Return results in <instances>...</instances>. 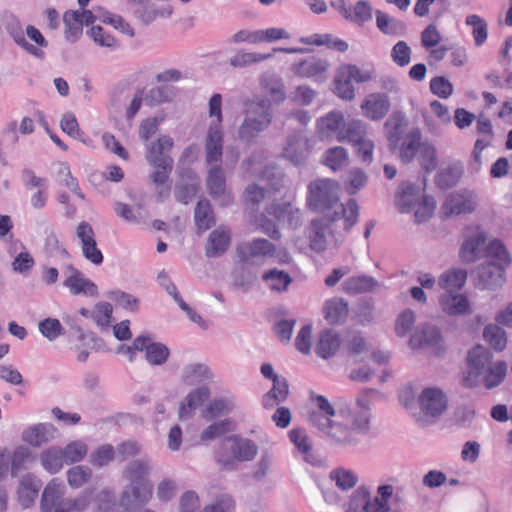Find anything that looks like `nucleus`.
I'll return each instance as SVG.
<instances>
[{"label":"nucleus","instance_id":"nucleus-1","mask_svg":"<svg viewBox=\"0 0 512 512\" xmlns=\"http://www.w3.org/2000/svg\"><path fill=\"white\" fill-rule=\"evenodd\" d=\"M512 258L502 241H490L487 258L479 263L472 271L474 285L481 290L495 291L506 282V270L511 265Z\"/></svg>","mask_w":512,"mask_h":512},{"label":"nucleus","instance_id":"nucleus-2","mask_svg":"<svg viewBox=\"0 0 512 512\" xmlns=\"http://www.w3.org/2000/svg\"><path fill=\"white\" fill-rule=\"evenodd\" d=\"M492 358V353L481 345L473 347L468 352L465 386L472 388L483 383L487 389H492L504 380L507 371L506 363L504 361L493 363Z\"/></svg>","mask_w":512,"mask_h":512},{"label":"nucleus","instance_id":"nucleus-3","mask_svg":"<svg viewBox=\"0 0 512 512\" xmlns=\"http://www.w3.org/2000/svg\"><path fill=\"white\" fill-rule=\"evenodd\" d=\"M331 216L314 219L309 229L310 248L315 252H323L333 236L334 222L344 219V229L349 231L358 221L359 205L355 199H349L346 206H340Z\"/></svg>","mask_w":512,"mask_h":512},{"label":"nucleus","instance_id":"nucleus-4","mask_svg":"<svg viewBox=\"0 0 512 512\" xmlns=\"http://www.w3.org/2000/svg\"><path fill=\"white\" fill-rule=\"evenodd\" d=\"M273 121L271 102L262 97H255L245 105L244 118L237 130L239 141L250 145L256 143Z\"/></svg>","mask_w":512,"mask_h":512},{"label":"nucleus","instance_id":"nucleus-5","mask_svg":"<svg viewBox=\"0 0 512 512\" xmlns=\"http://www.w3.org/2000/svg\"><path fill=\"white\" fill-rule=\"evenodd\" d=\"M339 184L331 179H316L308 186L307 204L310 209L317 212L328 210L340 211Z\"/></svg>","mask_w":512,"mask_h":512},{"label":"nucleus","instance_id":"nucleus-6","mask_svg":"<svg viewBox=\"0 0 512 512\" xmlns=\"http://www.w3.org/2000/svg\"><path fill=\"white\" fill-rule=\"evenodd\" d=\"M229 445L231 456L219 452L216 457L217 464L222 470L233 471L237 469V462H248L254 459L258 453V446L254 441L237 435L227 436L222 441V446Z\"/></svg>","mask_w":512,"mask_h":512},{"label":"nucleus","instance_id":"nucleus-7","mask_svg":"<svg viewBox=\"0 0 512 512\" xmlns=\"http://www.w3.org/2000/svg\"><path fill=\"white\" fill-rule=\"evenodd\" d=\"M375 73L373 70H361L355 64H342L338 67L334 79L335 94L347 101L355 98V88L353 82L365 83L373 80Z\"/></svg>","mask_w":512,"mask_h":512},{"label":"nucleus","instance_id":"nucleus-8","mask_svg":"<svg viewBox=\"0 0 512 512\" xmlns=\"http://www.w3.org/2000/svg\"><path fill=\"white\" fill-rule=\"evenodd\" d=\"M236 258L243 266L261 265L268 258L274 257L276 246L265 238H254L236 245Z\"/></svg>","mask_w":512,"mask_h":512},{"label":"nucleus","instance_id":"nucleus-9","mask_svg":"<svg viewBox=\"0 0 512 512\" xmlns=\"http://www.w3.org/2000/svg\"><path fill=\"white\" fill-rule=\"evenodd\" d=\"M378 393L375 389H365L362 394L356 398L355 404L347 410L340 409L339 413L348 414L352 430L358 434L365 435L370 430L372 413L370 408V396Z\"/></svg>","mask_w":512,"mask_h":512},{"label":"nucleus","instance_id":"nucleus-10","mask_svg":"<svg viewBox=\"0 0 512 512\" xmlns=\"http://www.w3.org/2000/svg\"><path fill=\"white\" fill-rule=\"evenodd\" d=\"M206 188L209 195L221 206H228L232 196L226 188V177L221 165H212L208 169Z\"/></svg>","mask_w":512,"mask_h":512},{"label":"nucleus","instance_id":"nucleus-11","mask_svg":"<svg viewBox=\"0 0 512 512\" xmlns=\"http://www.w3.org/2000/svg\"><path fill=\"white\" fill-rule=\"evenodd\" d=\"M173 139L168 135H161L152 141L148 147L146 159L155 168H173V159L170 152Z\"/></svg>","mask_w":512,"mask_h":512},{"label":"nucleus","instance_id":"nucleus-12","mask_svg":"<svg viewBox=\"0 0 512 512\" xmlns=\"http://www.w3.org/2000/svg\"><path fill=\"white\" fill-rule=\"evenodd\" d=\"M311 152L309 140L300 132L287 136L282 156L296 166L304 164Z\"/></svg>","mask_w":512,"mask_h":512},{"label":"nucleus","instance_id":"nucleus-13","mask_svg":"<svg viewBox=\"0 0 512 512\" xmlns=\"http://www.w3.org/2000/svg\"><path fill=\"white\" fill-rule=\"evenodd\" d=\"M65 486L51 480L42 493L40 509L41 512H66L67 499H64Z\"/></svg>","mask_w":512,"mask_h":512},{"label":"nucleus","instance_id":"nucleus-14","mask_svg":"<svg viewBox=\"0 0 512 512\" xmlns=\"http://www.w3.org/2000/svg\"><path fill=\"white\" fill-rule=\"evenodd\" d=\"M362 114L371 121H380L391 109L389 96L385 92L368 94L361 104Z\"/></svg>","mask_w":512,"mask_h":512},{"label":"nucleus","instance_id":"nucleus-15","mask_svg":"<svg viewBox=\"0 0 512 512\" xmlns=\"http://www.w3.org/2000/svg\"><path fill=\"white\" fill-rule=\"evenodd\" d=\"M134 348L139 352L145 351V359L149 364L155 366L165 364L170 355V350L165 344L154 342L151 337L147 335L136 337Z\"/></svg>","mask_w":512,"mask_h":512},{"label":"nucleus","instance_id":"nucleus-16","mask_svg":"<svg viewBox=\"0 0 512 512\" xmlns=\"http://www.w3.org/2000/svg\"><path fill=\"white\" fill-rule=\"evenodd\" d=\"M489 246L490 242L487 243L485 232L476 231L468 236L462 243L460 257L465 263H473L482 257L486 259Z\"/></svg>","mask_w":512,"mask_h":512},{"label":"nucleus","instance_id":"nucleus-17","mask_svg":"<svg viewBox=\"0 0 512 512\" xmlns=\"http://www.w3.org/2000/svg\"><path fill=\"white\" fill-rule=\"evenodd\" d=\"M153 489L150 483L130 484L124 488L120 497V506L128 511L132 507L145 506L152 498Z\"/></svg>","mask_w":512,"mask_h":512},{"label":"nucleus","instance_id":"nucleus-18","mask_svg":"<svg viewBox=\"0 0 512 512\" xmlns=\"http://www.w3.org/2000/svg\"><path fill=\"white\" fill-rule=\"evenodd\" d=\"M421 411L430 417H438L447 409V398L438 388L429 387L419 396Z\"/></svg>","mask_w":512,"mask_h":512},{"label":"nucleus","instance_id":"nucleus-19","mask_svg":"<svg viewBox=\"0 0 512 512\" xmlns=\"http://www.w3.org/2000/svg\"><path fill=\"white\" fill-rule=\"evenodd\" d=\"M223 155V134L221 126L210 124L205 142V161L210 167L221 165Z\"/></svg>","mask_w":512,"mask_h":512},{"label":"nucleus","instance_id":"nucleus-20","mask_svg":"<svg viewBox=\"0 0 512 512\" xmlns=\"http://www.w3.org/2000/svg\"><path fill=\"white\" fill-rule=\"evenodd\" d=\"M344 126V114L339 110H333L317 120V134L322 140L338 138Z\"/></svg>","mask_w":512,"mask_h":512},{"label":"nucleus","instance_id":"nucleus-21","mask_svg":"<svg viewBox=\"0 0 512 512\" xmlns=\"http://www.w3.org/2000/svg\"><path fill=\"white\" fill-rule=\"evenodd\" d=\"M71 274L64 280L63 285L67 287L71 294H83L85 296L97 297V285L88 278H84L79 270L72 265L67 267Z\"/></svg>","mask_w":512,"mask_h":512},{"label":"nucleus","instance_id":"nucleus-22","mask_svg":"<svg viewBox=\"0 0 512 512\" xmlns=\"http://www.w3.org/2000/svg\"><path fill=\"white\" fill-rule=\"evenodd\" d=\"M231 245V231L219 226L208 236L205 246V255L208 258H216L223 255Z\"/></svg>","mask_w":512,"mask_h":512},{"label":"nucleus","instance_id":"nucleus-23","mask_svg":"<svg viewBox=\"0 0 512 512\" xmlns=\"http://www.w3.org/2000/svg\"><path fill=\"white\" fill-rule=\"evenodd\" d=\"M210 397V389L207 386L198 387L190 391L179 405L178 416L180 420H188L195 410Z\"/></svg>","mask_w":512,"mask_h":512},{"label":"nucleus","instance_id":"nucleus-24","mask_svg":"<svg viewBox=\"0 0 512 512\" xmlns=\"http://www.w3.org/2000/svg\"><path fill=\"white\" fill-rule=\"evenodd\" d=\"M56 428L50 423H38L23 431L22 440L33 447H40L55 438Z\"/></svg>","mask_w":512,"mask_h":512},{"label":"nucleus","instance_id":"nucleus-25","mask_svg":"<svg viewBox=\"0 0 512 512\" xmlns=\"http://www.w3.org/2000/svg\"><path fill=\"white\" fill-rule=\"evenodd\" d=\"M153 466L150 459L143 457L135 459L128 463L123 470V477L130 484L149 483L148 477L151 474Z\"/></svg>","mask_w":512,"mask_h":512},{"label":"nucleus","instance_id":"nucleus-26","mask_svg":"<svg viewBox=\"0 0 512 512\" xmlns=\"http://www.w3.org/2000/svg\"><path fill=\"white\" fill-rule=\"evenodd\" d=\"M408 120L402 111H394L384 123V131L390 145L397 147L403 139Z\"/></svg>","mask_w":512,"mask_h":512},{"label":"nucleus","instance_id":"nucleus-27","mask_svg":"<svg viewBox=\"0 0 512 512\" xmlns=\"http://www.w3.org/2000/svg\"><path fill=\"white\" fill-rule=\"evenodd\" d=\"M441 338L440 330L436 326L422 324L411 335L409 343L413 349H417L437 345Z\"/></svg>","mask_w":512,"mask_h":512},{"label":"nucleus","instance_id":"nucleus-28","mask_svg":"<svg viewBox=\"0 0 512 512\" xmlns=\"http://www.w3.org/2000/svg\"><path fill=\"white\" fill-rule=\"evenodd\" d=\"M340 344V334L333 329H326L319 333L315 351L321 358L328 359L336 354Z\"/></svg>","mask_w":512,"mask_h":512},{"label":"nucleus","instance_id":"nucleus-29","mask_svg":"<svg viewBox=\"0 0 512 512\" xmlns=\"http://www.w3.org/2000/svg\"><path fill=\"white\" fill-rule=\"evenodd\" d=\"M442 310L452 316L467 315L471 313L470 304L466 296L461 294H442L439 298Z\"/></svg>","mask_w":512,"mask_h":512},{"label":"nucleus","instance_id":"nucleus-30","mask_svg":"<svg viewBox=\"0 0 512 512\" xmlns=\"http://www.w3.org/2000/svg\"><path fill=\"white\" fill-rule=\"evenodd\" d=\"M289 437L297 450L302 454V458L305 462L313 466L320 463V460L313 454L312 441L309 439L305 430L293 429L289 432Z\"/></svg>","mask_w":512,"mask_h":512},{"label":"nucleus","instance_id":"nucleus-31","mask_svg":"<svg viewBox=\"0 0 512 512\" xmlns=\"http://www.w3.org/2000/svg\"><path fill=\"white\" fill-rule=\"evenodd\" d=\"M41 482L31 474L25 475L18 487V499L23 508H29L35 501Z\"/></svg>","mask_w":512,"mask_h":512},{"label":"nucleus","instance_id":"nucleus-32","mask_svg":"<svg viewBox=\"0 0 512 512\" xmlns=\"http://www.w3.org/2000/svg\"><path fill=\"white\" fill-rule=\"evenodd\" d=\"M467 270L461 268H452L444 273L438 279V285L446 291L445 294L455 293L463 288L467 279Z\"/></svg>","mask_w":512,"mask_h":512},{"label":"nucleus","instance_id":"nucleus-33","mask_svg":"<svg viewBox=\"0 0 512 512\" xmlns=\"http://www.w3.org/2000/svg\"><path fill=\"white\" fill-rule=\"evenodd\" d=\"M213 374L206 364L192 363L186 365L181 372V381L188 386L211 380Z\"/></svg>","mask_w":512,"mask_h":512},{"label":"nucleus","instance_id":"nucleus-34","mask_svg":"<svg viewBox=\"0 0 512 512\" xmlns=\"http://www.w3.org/2000/svg\"><path fill=\"white\" fill-rule=\"evenodd\" d=\"M330 64L325 59L309 57L294 64V72L301 77H315L327 71Z\"/></svg>","mask_w":512,"mask_h":512},{"label":"nucleus","instance_id":"nucleus-35","mask_svg":"<svg viewBox=\"0 0 512 512\" xmlns=\"http://www.w3.org/2000/svg\"><path fill=\"white\" fill-rule=\"evenodd\" d=\"M262 282L267 288L275 292H285L292 283V277L284 270L272 268L262 274Z\"/></svg>","mask_w":512,"mask_h":512},{"label":"nucleus","instance_id":"nucleus-36","mask_svg":"<svg viewBox=\"0 0 512 512\" xmlns=\"http://www.w3.org/2000/svg\"><path fill=\"white\" fill-rule=\"evenodd\" d=\"M422 133L418 127H413L405 136L400 147V159L404 163H410L416 152L421 150Z\"/></svg>","mask_w":512,"mask_h":512},{"label":"nucleus","instance_id":"nucleus-37","mask_svg":"<svg viewBox=\"0 0 512 512\" xmlns=\"http://www.w3.org/2000/svg\"><path fill=\"white\" fill-rule=\"evenodd\" d=\"M128 5L135 17L145 25L152 23L158 16L163 17L162 11L155 9L150 0H128Z\"/></svg>","mask_w":512,"mask_h":512},{"label":"nucleus","instance_id":"nucleus-38","mask_svg":"<svg viewBox=\"0 0 512 512\" xmlns=\"http://www.w3.org/2000/svg\"><path fill=\"white\" fill-rule=\"evenodd\" d=\"M289 395V385L285 377L273 379L272 388L264 395L263 405L266 408L273 407L284 402Z\"/></svg>","mask_w":512,"mask_h":512},{"label":"nucleus","instance_id":"nucleus-39","mask_svg":"<svg viewBox=\"0 0 512 512\" xmlns=\"http://www.w3.org/2000/svg\"><path fill=\"white\" fill-rule=\"evenodd\" d=\"M378 286V281L367 275H359L347 278L342 287L347 294H359L372 292Z\"/></svg>","mask_w":512,"mask_h":512},{"label":"nucleus","instance_id":"nucleus-40","mask_svg":"<svg viewBox=\"0 0 512 512\" xmlns=\"http://www.w3.org/2000/svg\"><path fill=\"white\" fill-rule=\"evenodd\" d=\"M348 315V304L343 299H330L324 306V317L331 325L341 324Z\"/></svg>","mask_w":512,"mask_h":512},{"label":"nucleus","instance_id":"nucleus-41","mask_svg":"<svg viewBox=\"0 0 512 512\" xmlns=\"http://www.w3.org/2000/svg\"><path fill=\"white\" fill-rule=\"evenodd\" d=\"M235 407L236 404L233 397H222L210 401L203 410L202 415L206 420H212L220 416L228 415Z\"/></svg>","mask_w":512,"mask_h":512},{"label":"nucleus","instance_id":"nucleus-42","mask_svg":"<svg viewBox=\"0 0 512 512\" xmlns=\"http://www.w3.org/2000/svg\"><path fill=\"white\" fill-rule=\"evenodd\" d=\"M375 14L376 25L382 33L392 36H403L405 34L406 25L403 21L390 17L380 10H377Z\"/></svg>","mask_w":512,"mask_h":512},{"label":"nucleus","instance_id":"nucleus-43","mask_svg":"<svg viewBox=\"0 0 512 512\" xmlns=\"http://www.w3.org/2000/svg\"><path fill=\"white\" fill-rule=\"evenodd\" d=\"M194 220L201 232L215 225V216L209 200L202 199L197 202L194 209Z\"/></svg>","mask_w":512,"mask_h":512},{"label":"nucleus","instance_id":"nucleus-44","mask_svg":"<svg viewBox=\"0 0 512 512\" xmlns=\"http://www.w3.org/2000/svg\"><path fill=\"white\" fill-rule=\"evenodd\" d=\"M367 125L364 121L353 119L347 124L345 123L341 135L338 137L339 141H348L353 145L360 143L367 137Z\"/></svg>","mask_w":512,"mask_h":512},{"label":"nucleus","instance_id":"nucleus-45","mask_svg":"<svg viewBox=\"0 0 512 512\" xmlns=\"http://www.w3.org/2000/svg\"><path fill=\"white\" fill-rule=\"evenodd\" d=\"M44 232L46 234L44 249L50 257L67 258L69 256L67 250L60 243L52 225L43 220Z\"/></svg>","mask_w":512,"mask_h":512},{"label":"nucleus","instance_id":"nucleus-46","mask_svg":"<svg viewBox=\"0 0 512 512\" xmlns=\"http://www.w3.org/2000/svg\"><path fill=\"white\" fill-rule=\"evenodd\" d=\"M176 96V88L172 85H159L151 88L144 95V102L148 106H156L165 102H170Z\"/></svg>","mask_w":512,"mask_h":512},{"label":"nucleus","instance_id":"nucleus-47","mask_svg":"<svg viewBox=\"0 0 512 512\" xmlns=\"http://www.w3.org/2000/svg\"><path fill=\"white\" fill-rule=\"evenodd\" d=\"M418 187L412 183L403 182L400 185V195L397 205L401 213H407L419 200Z\"/></svg>","mask_w":512,"mask_h":512},{"label":"nucleus","instance_id":"nucleus-48","mask_svg":"<svg viewBox=\"0 0 512 512\" xmlns=\"http://www.w3.org/2000/svg\"><path fill=\"white\" fill-rule=\"evenodd\" d=\"M40 461L45 470L50 473H57L62 469L65 458L62 449L51 447L41 453Z\"/></svg>","mask_w":512,"mask_h":512},{"label":"nucleus","instance_id":"nucleus-49","mask_svg":"<svg viewBox=\"0 0 512 512\" xmlns=\"http://www.w3.org/2000/svg\"><path fill=\"white\" fill-rule=\"evenodd\" d=\"M463 174V166L461 164H453L441 170L436 175V184L441 189H450L454 187Z\"/></svg>","mask_w":512,"mask_h":512},{"label":"nucleus","instance_id":"nucleus-50","mask_svg":"<svg viewBox=\"0 0 512 512\" xmlns=\"http://www.w3.org/2000/svg\"><path fill=\"white\" fill-rule=\"evenodd\" d=\"M234 430L235 423L231 419L215 421L201 432L200 439L203 442L212 441Z\"/></svg>","mask_w":512,"mask_h":512},{"label":"nucleus","instance_id":"nucleus-51","mask_svg":"<svg viewBox=\"0 0 512 512\" xmlns=\"http://www.w3.org/2000/svg\"><path fill=\"white\" fill-rule=\"evenodd\" d=\"M335 443L342 445L355 444L357 439L354 437V431L347 426L333 421L325 432Z\"/></svg>","mask_w":512,"mask_h":512},{"label":"nucleus","instance_id":"nucleus-52","mask_svg":"<svg viewBox=\"0 0 512 512\" xmlns=\"http://www.w3.org/2000/svg\"><path fill=\"white\" fill-rule=\"evenodd\" d=\"M79 334L76 337L75 343L71 349L77 353V360L79 362H86L89 357V349H93L92 343L96 341L93 333H85L82 329H77Z\"/></svg>","mask_w":512,"mask_h":512},{"label":"nucleus","instance_id":"nucleus-53","mask_svg":"<svg viewBox=\"0 0 512 512\" xmlns=\"http://www.w3.org/2000/svg\"><path fill=\"white\" fill-rule=\"evenodd\" d=\"M272 56V54L239 51L229 59V64L233 68H246L253 64L270 59Z\"/></svg>","mask_w":512,"mask_h":512},{"label":"nucleus","instance_id":"nucleus-54","mask_svg":"<svg viewBox=\"0 0 512 512\" xmlns=\"http://www.w3.org/2000/svg\"><path fill=\"white\" fill-rule=\"evenodd\" d=\"M8 32L12 39L15 41V43L22 47L29 54L33 55L38 59H43L45 57V52L43 51V49H40L27 42L25 38V33L19 23H17L16 25H11L8 29Z\"/></svg>","mask_w":512,"mask_h":512},{"label":"nucleus","instance_id":"nucleus-55","mask_svg":"<svg viewBox=\"0 0 512 512\" xmlns=\"http://www.w3.org/2000/svg\"><path fill=\"white\" fill-rule=\"evenodd\" d=\"M65 36L69 41H75L82 34V22L80 12L68 10L64 13Z\"/></svg>","mask_w":512,"mask_h":512},{"label":"nucleus","instance_id":"nucleus-56","mask_svg":"<svg viewBox=\"0 0 512 512\" xmlns=\"http://www.w3.org/2000/svg\"><path fill=\"white\" fill-rule=\"evenodd\" d=\"M324 164L332 170H340L348 164V154L345 148L336 146L324 154Z\"/></svg>","mask_w":512,"mask_h":512},{"label":"nucleus","instance_id":"nucleus-57","mask_svg":"<svg viewBox=\"0 0 512 512\" xmlns=\"http://www.w3.org/2000/svg\"><path fill=\"white\" fill-rule=\"evenodd\" d=\"M483 337L496 351H502L506 347V332L497 325L486 326Z\"/></svg>","mask_w":512,"mask_h":512},{"label":"nucleus","instance_id":"nucleus-58","mask_svg":"<svg viewBox=\"0 0 512 512\" xmlns=\"http://www.w3.org/2000/svg\"><path fill=\"white\" fill-rule=\"evenodd\" d=\"M198 189L199 184L196 179L181 181L175 186L174 196L178 202L186 205L196 196Z\"/></svg>","mask_w":512,"mask_h":512},{"label":"nucleus","instance_id":"nucleus-59","mask_svg":"<svg viewBox=\"0 0 512 512\" xmlns=\"http://www.w3.org/2000/svg\"><path fill=\"white\" fill-rule=\"evenodd\" d=\"M330 478L341 490H349L358 482V476L355 472L344 468H337L330 472Z\"/></svg>","mask_w":512,"mask_h":512},{"label":"nucleus","instance_id":"nucleus-60","mask_svg":"<svg viewBox=\"0 0 512 512\" xmlns=\"http://www.w3.org/2000/svg\"><path fill=\"white\" fill-rule=\"evenodd\" d=\"M57 175L59 182L71 190L80 199L84 200L85 196L79 188L78 181L72 176L70 167L67 163H59L57 169Z\"/></svg>","mask_w":512,"mask_h":512},{"label":"nucleus","instance_id":"nucleus-61","mask_svg":"<svg viewBox=\"0 0 512 512\" xmlns=\"http://www.w3.org/2000/svg\"><path fill=\"white\" fill-rule=\"evenodd\" d=\"M116 507V497L112 490L103 489L96 495L94 512H119Z\"/></svg>","mask_w":512,"mask_h":512},{"label":"nucleus","instance_id":"nucleus-62","mask_svg":"<svg viewBox=\"0 0 512 512\" xmlns=\"http://www.w3.org/2000/svg\"><path fill=\"white\" fill-rule=\"evenodd\" d=\"M92 470L88 466L78 465L67 471L68 484L77 489L83 486L91 478Z\"/></svg>","mask_w":512,"mask_h":512},{"label":"nucleus","instance_id":"nucleus-63","mask_svg":"<svg viewBox=\"0 0 512 512\" xmlns=\"http://www.w3.org/2000/svg\"><path fill=\"white\" fill-rule=\"evenodd\" d=\"M65 463L72 464L76 462H80L85 455L87 454L88 447L82 441H72L64 449H62Z\"/></svg>","mask_w":512,"mask_h":512},{"label":"nucleus","instance_id":"nucleus-64","mask_svg":"<svg viewBox=\"0 0 512 512\" xmlns=\"http://www.w3.org/2000/svg\"><path fill=\"white\" fill-rule=\"evenodd\" d=\"M370 494L367 487H358L350 497L347 512H364Z\"/></svg>","mask_w":512,"mask_h":512}]
</instances>
